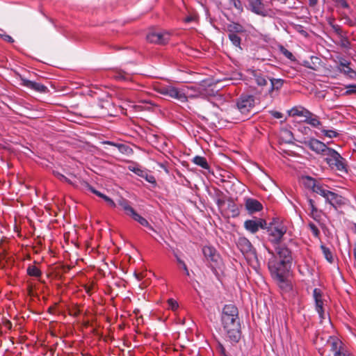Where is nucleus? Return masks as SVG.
<instances>
[{
    "label": "nucleus",
    "instance_id": "nucleus-1",
    "mask_svg": "<svg viewBox=\"0 0 356 356\" xmlns=\"http://www.w3.org/2000/svg\"><path fill=\"white\" fill-rule=\"evenodd\" d=\"M276 253H272L268 259V270L279 287L287 292L291 289V284L288 279L292 262L291 252L285 246H279L276 248Z\"/></svg>",
    "mask_w": 356,
    "mask_h": 356
},
{
    "label": "nucleus",
    "instance_id": "nucleus-2",
    "mask_svg": "<svg viewBox=\"0 0 356 356\" xmlns=\"http://www.w3.org/2000/svg\"><path fill=\"white\" fill-rule=\"evenodd\" d=\"M221 322L226 337L231 343H236L241 338V325L237 307L232 304L222 309Z\"/></svg>",
    "mask_w": 356,
    "mask_h": 356
},
{
    "label": "nucleus",
    "instance_id": "nucleus-3",
    "mask_svg": "<svg viewBox=\"0 0 356 356\" xmlns=\"http://www.w3.org/2000/svg\"><path fill=\"white\" fill-rule=\"evenodd\" d=\"M327 163L341 172H347L344 159L334 149L328 147L323 154Z\"/></svg>",
    "mask_w": 356,
    "mask_h": 356
},
{
    "label": "nucleus",
    "instance_id": "nucleus-4",
    "mask_svg": "<svg viewBox=\"0 0 356 356\" xmlns=\"http://www.w3.org/2000/svg\"><path fill=\"white\" fill-rule=\"evenodd\" d=\"M188 88H176L172 86H166L161 87L159 92L160 94L174 98L181 102L188 101Z\"/></svg>",
    "mask_w": 356,
    "mask_h": 356
},
{
    "label": "nucleus",
    "instance_id": "nucleus-5",
    "mask_svg": "<svg viewBox=\"0 0 356 356\" xmlns=\"http://www.w3.org/2000/svg\"><path fill=\"white\" fill-rule=\"evenodd\" d=\"M268 240L273 244H279L286 232V226L278 221H273L268 227Z\"/></svg>",
    "mask_w": 356,
    "mask_h": 356
},
{
    "label": "nucleus",
    "instance_id": "nucleus-6",
    "mask_svg": "<svg viewBox=\"0 0 356 356\" xmlns=\"http://www.w3.org/2000/svg\"><path fill=\"white\" fill-rule=\"evenodd\" d=\"M333 356H353L345 344L338 337L330 336L327 341Z\"/></svg>",
    "mask_w": 356,
    "mask_h": 356
},
{
    "label": "nucleus",
    "instance_id": "nucleus-7",
    "mask_svg": "<svg viewBox=\"0 0 356 356\" xmlns=\"http://www.w3.org/2000/svg\"><path fill=\"white\" fill-rule=\"evenodd\" d=\"M248 9L253 13L261 16H270L271 10L266 7L263 0H248Z\"/></svg>",
    "mask_w": 356,
    "mask_h": 356
},
{
    "label": "nucleus",
    "instance_id": "nucleus-8",
    "mask_svg": "<svg viewBox=\"0 0 356 356\" xmlns=\"http://www.w3.org/2000/svg\"><path fill=\"white\" fill-rule=\"evenodd\" d=\"M170 34L166 31H152L147 35V40L151 43L165 44L169 40Z\"/></svg>",
    "mask_w": 356,
    "mask_h": 356
},
{
    "label": "nucleus",
    "instance_id": "nucleus-9",
    "mask_svg": "<svg viewBox=\"0 0 356 356\" xmlns=\"http://www.w3.org/2000/svg\"><path fill=\"white\" fill-rule=\"evenodd\" d=\"M313 298L315 302L316 311L318 314L321 320H323L325 317V314L323 309V292L321 289L315 288L313 290Z\"/></svg>",
    "mask_w": 356,
    "mask_h": 356
},
{
    "label": "nucleus",
    "instance_id": "nucleus-10",
    "mask_svg": "<svg viewBox=\"0 0 356 356\" xmlns=\"http://www.w3.org/2000/svg\"><path fill=\"white\" fill-rule=\"evenodd\" d=\"M306 147L318 154L323 155L328 148L326 145L316 138H309L302 142Z\"/></svg>",
    "mask_w": 356,
    "mask_h": 356
},
{
    "label": "nucleus",
    "instance_id": "nucleus-11",
    "mask_svg": "<svg viewBox=\"0 0 356 356\" xmlns=\"http://www.w3.org/2000/svg\"><path fill=\"white\" fill-rule=\"evenodd\" d=\"M254 99L252 95L241 96L237 102V107L241 113H247L254 106Z\"/></svg>",
    "mask_w": 356,
    "mask_h": 356
},
{
    "label": "nucleus",
    "instance_id": "nucleus-12",
    "mask_svg": "<svg viewBox=\"0 0 356 356\" xmlns=\"http://www.w3.org/2000/svg\"><path fill=\"white\" fill-rule=\"evenodd\" d=\"M22 85L29 89L40 93H45L48 88L44 85L26 79H22Z\"/></svg>",
    "mask_w": 356,
    "mask_h": 356
},
{
    "label": "nucleus",
    "instance_id": "nucleus-13",
    "mask_svg": "<svg viewBox=\"0 0 356 356\" xmlns=\"http://www.w3.org/2000/svg\"><path fill=\"white\" fill-rule=\"evenodd\" d=\"M202 253L208 261L213 262L216 265L218 264L220 255L214 248L205 245L202 248Z\"/></svg>",
    "mask_w": 356,
    "mask_h": 356
},
{
    "label": "nucleus",
    "instance_id": "nucleus-14",
    "mask_svg": "<svg viewBox=\"0 0 356 356\" xmlns=\"http://www.w3.org/2000/svg\"><path fill=\"white\" fill-rule=\"evenodd\" d=\"M350 63L344 58L339 60V70L352 79H356V71L350 67Z\"/></svg>",
    "mask_w": 356,
    "mask_h": 356
},
{
    "label": "nucleus",
    "instance_id": "nucleus-15",
    "mask_svg": "<svg viewBox=\"0 0 356 356\" xmlns=\"http://www.w3.org/2000/svg\"><path fill=\"white\" fill-rule=\"evenodd\" d=\"M325 202L337 209L338 206H341L345 204V199L341 195L330 191L325 199Z\"/></svg>",
    "mask_w": 356,
    "mask_h": 356
},
{
    "label": "nucleus",
    "instance_id": "nucleus-16",
    "mask_svg": "<svg viewBox=\"0 0 356 356\" xmlns=\"http://www.w3.org/2000/svg\"><path fill=\"white\" fill-rule=\"evenodd\" d=\"M245 206L249 213L260 211L263 209L261 203L253 198H247L245 202Z\"/></svg>",
    "mask_w": 356,
    "mask_h": 356
},
{
    "label": "nucleus",
    "instance_id": "nucleus-17",
    "mask_svg": "<svg viewBox=\"0 0 356 356\" xmlns=\"http://www.w3.org/2000/svg\"><path fill=\"white\" fill-rule=\"evenodd\" d=\"M237 246L243 253H249L252 251L253 247L250 241L244 237H239L237 241Z\"/></svg>",
    "mask_w": 356,
    "mask_h": 356
},
{
    "label": "nucleus",
    "instance_id": "nucleus-18",
    "mask_svg": "<svg viewBox=\"0 0 356 356\" xmlns=\"http://www.w3.org/2000/svg\"><path fill=\"white\" fill-rule=\"evenodd\" d=\"M244 227L251 233H256L262 227L261 220H247L244 222Z\"/></svg>",
    "mask_w": 356,
    "mask_h": 356
},
{
    "label": "nucleus",
    "instance_id": "nucleus-19",
    "mask_svg": "<svg viewBox=\"0 0 356 356\" xmlns=\"http://www.w3.org/2000/svg\"><path fill=\"white\" fill-rule=\"evenodd\" d=\"M251 74L259 86H265L267 84L266 76L260 70H252Z\"/></svg>",
    "mask_w": 356,
    "mask_h": 356
},
{
    "label": "nucleus",
    "instance_id": "nucleus-20",
    "mask_svg": "<svg viewBox=\"0 0 356 356\" xmlns=\"http://www.w3.org/2000/svg\"><path fill=\"white\" fill-rule=\"evenodd\" d=\"M303 122L314 128H318L321 125V122L319 120L318 116L310 111L309 114L306 115V118L303 120Z\"/></svg>",
    "mask_w": 356,
    "mask_h": 356
},
{
    "label": "nucleus",
    "instance_id": "nucleus-21",
    "mask_svg": "<svg viewBox=\"0 0 356 356\" xmlns=\"http://www.w3.org/2000/svg\"><path fill=\"white\" fill-rule=\"evenodd\" d=\"M289 114L291 116H300L305 118L306 115L309 114V111L303 106H294L289 111Z\"/></svg>",
    "mask_w": 356,
    "mask_h": 356
},
{
    "label": "nucleus",
    "instance_id": "nucleus-22",
    "mask_svg": "<svg viewBox=\"0 0 356 356\" xmlns=\"http://www.w3.org/2000/svg\"><path fill=\"white\" fill-rule=\"evenodd\" d=\"M131 218H133L134 220L138 222L141 225L146 227L149 228L150 230L155 231L152 226L149 225L148 221L143 217H142L140 215H139L136 211L133 212V213L130 216Z\"/></svg>",
    "mask_w": 356,
    "mask_h": 356
},
{
    "label": "nucleus",
    "instance_id": "nucleus-23",
    "mask_svg": "<svg viewBox=\"0 0 356 356\" xmlns=\"http://www.w3.org/2000/svg\"><path fill=\"white\" fill-rule=\"evenodd\" d=\"M302 181L305 187L312 191H314V189H315L318 184V182L315 179L309 176L302 177Z\"/></svg>",
    "mask_w": 356,
    "mask_h": 356
},
{
    "label": "nucleus",
    "instance_id": "nucleus-24",
    "mask_svg": "<svg viewBox=\"0 0 356 356\" xmlns=\"http://www.w3.org/2000/svg\"><path fill=\"white\" fill-rule=\"evenodd\" d=\"M227 29L229 33L236 34L243 33L245 31L244 27L237 22H232L229 24Z\"/></svg>",
    "mask_w": 356,
    "mask_h": 356
},
{
    "label": "nucleus",
    "instance_id": "nucleus-25",
    "mask_svg": "<svg viewBox=\"0 0 356 356\" xmlns=\"http://www.w3.org/2000/svg\"><path fill=\"white\" fill-rule=\"evenodd\" d=\"M118 204L119 206L122 207V209L124 211L125 213L130 216L133 212L135 211L134 208H132L129 204L128 200L124 198H121L118 201Z\"/></svg>",
    "mask_w": 356,
    "mask_h": 356
},
{
    "label": "nucleus",
    "instance_id": "nucleus-26",
    "mask_svg": "<svg viewBox=\"0 0 356 356\" xmlns=\"http://www.w3.org/2000/svg\"><path fill=\"white\" fill-rule=\"evenodd\" d=\"M269 80L270 81V87L268 90L269 93H272L273 91L275 90H280L282 87L283 83H284V80L282 79L272 78V79H270Z\"/></svg>",
    "mask_w": 356,
    "mask_h": 356
},
{
    "label": "nucleus",
    "instance_id": "nucleus-27",
    "mask_svg": "<svg viewBox=\"0 0 356 356\" xmlns=\"http://www.w3.org/2000/svg\"><path fill=\"white\" fill-rule=\"evenodd\" d=\"M104 143L116 147L118 149V150L122 154H128L131 151L130 147L124 144L115 143L113 141L109 140L104 141Z\"/></svg>",
    "mask_w": 356,
    "mask_h": 356
},
{
    "label": "nucleus",
    "instance_id": "nucleus-28",
    "mask_svg": "<svg viewBox=\"0 0 356 356\" xmlns=\"http://www.w3.org/2000/svg\"><path fill=\"white\" fill-rule=\"evenodd\" d=\"M193 162L201 167L203 169L208 170L209 168V165L206 160V159L203 156H196L193 159Z\"/></svg>",
    "mask_w": 356,
    "mask_h": 356
},
{
    "label": "nucleus",
    "instance_id": "nucleus-29",
    "mask_svg": "<svg viewBox=\"0 0 356 356\" xmlns=\"http://www.w3.org/2000/svg\"><path fill=\"white\" fill-rule=\"evenodd\" d=\"M321 249L325 259L330 263L332 264L334 262V257L332 252L330 250L329 248L326 247L323 244L321 245Z\"/></svg>",
    "mask_w": 356,
    "mask_h": 356
},
{
    "label": "nucleus",
    "instance_id": "nucleus-30",
    "mask_svg": "<svg viewBox=\"0 0 356 356\" xmlns=\"http://www.w3.org/2000/svg\"><path fill=\"white\" fill-rule=\"evenodd\" d=\"M112 77L118 81H128L129 75L121 70H117L113 72Z\"/></svg>",
    "mask_w": 356,
    "mask_h": 356
},
{
    "label": "nucleus",
    "instance_id": "nucleus-31",
    "mask_svg": "<svg viewBox=\"0 0 356 356\" xmlns=\"http://www.w3.org/2000/svg\"><path fill=\"white\" fill-rule=\"evenodd\" d=\"M330 191L327 190L323 185L318 183L316 188L314 189L313 192L319 194L325 200Z\"/></svg>",
    "mask_w": 356,
    "mask_h": 356
},
{
    "label": "nucleus",
    "instance_id": "nucleus-32",
    "mask_svg": "<svg viewBox=\"0 0 356 356\" xmlns=\"http://www.w3.org/2000/svg\"><path fill=\"white\" fill-rule=\"evenodd\" d=\"M27 274L30 276L38 277L41 275L40 270L35 266L31 265L27 268Z\"/></svg>",
    "mask_w": 356,
    "mask_h": 356
},
{
    "label": "nucleus",
    "instance_id": "nucleus-33",
    "mask_svg": "<svg viewBox=\"0 0 356 356\" xmlns=\"http://www.w3.org/2000/svg\"><path fill=\"white\" fill-rule=\"evenodd\" d=\"M308 202H309V205L311 209V215H312V218L314 220H318V218L320 217V216L318 213V211L317 208L314 205V200L312 199H309Z\"/></svg>",
    "mask_w": 356,
    "mask_h": 356
},
{
    "label": "nucleus",
    "instance_id": "nucleus-34",
    "mask_svg": "<svg viewBox=\"0 0 356 356\" xmlns=\"http://www.w3.org/2000/svg\"><path fill=\"white\" fill-rule=\"evenodd\" d=\"M228 37L233 45L241 49V39L237 34L229 33Z\"/></svg>",
    "mask_w": 356,
    "mask_h": 356
},
{
    "label": "nucleus",
    "instance_id": "nucleus-35",
    "mask_svg": "<svg viewBox=\"0 0 356 356\" xmlns=\"http://www.w3.org/2000/svg\"><path fill=\"white\" fill-rule=\"evenodd\" d=\"M129 170L140 177L146 175L147 170L139 166H129Z\"/></svg>",
    "mask_w": 356,
    "mask_h": 356
},
{
    "label": "nucleus",
    "instance_id": "nucleus-36",
    "mask_svg": "<svg viewBox=\"0 0 356 356\" xmlns=\"http://www.w3.org/2000/svg\"><path fill=\"white\" fill-rule=\"evenodd\" d=\"M175 257L176 258L177 262L181 266L182 269L184 270V273L186 276H190V272L187 268L186 264L185 262L177 254L175 253Z\"/></svg>",
    "mask_w": 356,
    "mask_h": 356
},
{
    "label": "nucleus",
    "instance_id": "nucleus-37",
    "mask_svg": "<svg viewBox=\"0 0 356 356\" xmlns=\"http://www.w3.org/2000/svg\"><path fill=\"white\" fill-rule=\"evenodd\" d=\"M279 50L288 59L291 60H295V57L293 55V54L289 51V50H287L285 47H284L283 46H280L279 47Z\"/></svg>",
    "mask_w": 356,
    "mask_h": 356
},
{
    "label": "nucleus",
    "instance_id": "nucleus-38",
    "mask_svg": "<svg viewBox=\"0 0 356 356\" xmlns=\"http://www.w3.org/2000/svg\"><path fill=\"white\" fill-rule=\"evenodd\" d=\"M229 3L234 6L240 13L243 12V7L240 0H228Z\"/></svg>",
    "mask_w": 356,
    "mask_h": 356
},
{
    "label": "nucleus",
    "instance_id": "nucleus-39",
    "mask_svg": "<svg viewBox=\"0 0 356 356\" xmlns=\"http://www.w3.org/2000/svg\"><path fill=\"white\" fill-rule=\"evenodd\" d=\"M308 226L309 227V229L312 232V234L314 235V236L319 238L320 231H319L318 228L317 227V226L315 224H314L313 222H309Z\"/></svg>",
    "mask_w": 356,
    "mask_h": 356
},
{
    "label": "nucleus",
    "instance_id": "nucleus-40",
    "mask_svg": "<svg viewBox=\"0 0 356 356\" xmlns=\"http://www.w3.org/2000/svg\"><path fill=\"white\" fill-rule=\"evenodd\" d=\"M168 304L169 306V308H170L172 311H175L179 307V304L177 300L170 298L168 300Z\"/></svg>",
    "mask_w": 356,
    "mask_h": 356
},
{
    "label": "nucleus",
    "instance_id": "nucleus-41",
    "mask_svg": "<svg viewBox=\"0 0 356 356\" xmlns=\"http://www.w3.org/2000/svg\"><path fill=\"white\" fill-rule=\"evenodd\" d=\"M54 175L60 181H64V182H67V183H68L70 184H73V183H72V181L71 180H70L67 177H66L65 176H64L61 173L56 172H54Z\"/></svg>",
    "mask_w": 356,
    "mask_h": 356
},
{
    "label": "nucleus",
    "instance_id": "nucleus-42",
    "mask_svg": "<svg viewBox=\"0 0 356 356\" xmlns=\"http://www.w3.org/2000/svg\"><path fill=\"white\" fill-rule=\"evenodd\" d=\"M86 186L88 188V190H90L92 193L95 194L96 195H97L98 197L102 198L103 200H104V197L106 196V195H104L102 193L97 191L95 188H94L92 186H90L88 184H87Z\"/></svg>",
    "mask_w": 356,
    "mask_h": 356
},
{
    "label": "nucleus",
    "instance_id": "nucleus-43",
    "mask_svg": "<svg viewBox=\"0 0 356 356\" xmlns=\"http://www.w3.org/2000/svg\"><path fill=\"white\" fill-rule=\"evenodd\" d=\"M322 132L328 138H334L337 136V133L334 130H323Z\"/></svg>",
    "mask_w": 356,
    "mask_h": 356
},
{
    "label": "nucleus",
    "instance_id": "nucleus-44",
    "mask_svg": "<svg viewBox=\"0 0 356 356\" xmlns=\"http://www.w3.org/2000/svg\"><path fill=\"white\" fill-rule=\"evenodd\" d=\"M337 6L343 8H349V5L346 0H334Z\"/></svg>",
    "mask_w": 356,
    "mask_h": 356
},
{
    "label": "nucleus",
    "instance_id": "nucleus-45",
    "mask_svg": "<svg viewBox=\"0 0 356 356\" xmlns=\"http://www.w3.org/2000/svg\"><path fill=\"white\" fill-rule=\"evenodd\" d=\"M346 88L347 94H356V84H350Z\"/></svg>",
    "mask_w": 356,
    "mask_h": 356
},
{
    "label": "nucleus",
    "instance_id": "nucleus-46",
    "mask_svg": "<svg viewBox=\"0 0 356 356\" xmlns=\"http://www.w3.org/2000/svg\"><path fill=\"white\" fill-rule=\"evenodd\" d=\"M0 37L5 41L9 42V43H13L14 42V40L13 38L9 35H7L6 33H0Z\"/></svg>",
    "mask_w": 356,
    "mask_h": 356
},
{
    "label": "nucleus",
    "instance_id": "nucleus-47",
    "mask_svg": "<svg viewBox=\"0 0 356 356\" xmlns=\"http://www.w3.org/2000/svg\"><path fill=\"white\" fill-rule=\"evenodd\" d=\"M104 200L112 208H115L116 207L115 202L109 197L106 196L104 197Z\"/></svg>",
    "mask_w": 356,
    "mask_h": 356
},
{
    "label": "nucleus",
    "instance_id": "nucleus-48",
    "mask_svg": "<svg viewBox=\"0 0 356 356\" xmlns=\"http://www.w3.org/2000/svg\"><path fill=\"white\" fill-rule=\"evenodd\" d=\"M142 178L145 179V180L147 181H148L149 183L154 184L156 181L155 178L152 175H149L147 171H146V175H145L144 177H142Z\"/></svg>",
    "mask_w": 356,
    "mask_h": 356
},
{
    "label": "nucleus",
    "instance_id": "nucleus-49",
    "mask_svg": "<svg viewBox=\"0 0 356 356\" xmlns=\"http://www.w3.org/2000/svg\"><path fill=\"white\" fill-rule=\"evenodd\" d=\"M271 115L277 119H280L282 118V114L280 112L278 111H271Z\"/></svg>",
    "mask_w": 356,
    "mask_h": 356
},
{
    "label": "nucleus",
    "instance_id": "nucleus-50",
    "mask_svg": "<svg viewBox=\"0 0 356 356\" xmlns=\"http://www.w3.org/2000/svg\"><path fill=\"white\" fill-rule=\"evenodd\" d=\"M194 20H195V17H193V16H188V17L185 18V22H193Z\"/></svg>",
    "mask_w": 356,
    "mask_h": 356
},
{
    "label": "nucleus",
    "instance_id": "nucleus-51",
    "mask_svg": "<svg viewBox=\"0 0 356 356\" xmlns=\"http://www.w3.org/2000/svg\"><path fill=\"white\" fill-rule=\"evenodd\" d=\"M318 2V0H309V5L311 6H314Z\"/></svg>",
    "mask_w": 356,
    "mask_h": 356
},
{
    "label": "nucleus",
    "instance_id": "nucleus-52",
    "mask_svg": "<svg viewBox=\"0 0 356 356\" xmlns=\"http://www.w3.org/2000/svg\"><path fill=\"white\" fill-rule=\"evenodd\" d=\"M136 111H142L143 109V106L140 105L136 106Z\"/></svg>",
    "mask_w": 356,
    "mask_h": 356
},
{
    "label": "nucleus",
    "instance_id": "nucleus-53",
    "mask_svg": "<svg viewBox=\"0 0 356 356\" xmlns=\"http://www.w3.org/2000/svg\"><path fill=\"white\" fill-rule=\"evenodd\" d=\"M353 257L355 260L356 261V245L353 248Z\"/></svg>",
    "mask_w": 356,
    "mask_h": 356
},
{
    "label": "nucleus",
    "instance_id": "nucleus-54",
    "mask_svg": "<svg viewBox=\"0 0 356 356\" xmlns=\"http://www.w3.org/2000/svg\"><path fill=\"white\" fill-rule=\"evenodd\" d=\"M222 203V201L220 199L217 200L216 204L220 207Z\"/></svg>",
    "mask_w": 356,
    "mask_h": 356
},
{
    "label": "nucleus",
    "instance_id": "nucleus-55",
    "mask_svg": "<svg viewBox=\"0 0 356 356\" xmlns=\"http://www.w3.org/2000/svg\"><path fill=\"white\" fill-rule=\"evenodd\" d=\"M234 216H236L238 214V210H233Z\"/></svg>",
    "mask_w": 356,
    "mask_h": 356
},
{
    "label": "nucleus",
    "instance_id": "nucleus-56",
    "mask_svg": "<svg viewBox=\"0 0 356 356\" xmlns=\"http://www.w3.org/2000/svg\"><path fill=\"white\" fill-rule=\"evenodd\" d=\"M348 44V42L347 40H346L345 42H343V45L344 47H346Z\"/></svg>",
    "mask_w": 356,
    "mask_h": 356
},
{
    "label": "nucleus",
    "instance_id": "nucleus-57",
    "mask_svg": "<svg viewBox=\"0 0 356 356\" xmlns=\"http://www.w3.org/2000/svg\"><path fill=\"white\" fill-rule=\"evenodd\" d=\"M355 150L356 151V143H355Z\"/></svg>",
    "mask_w": 356,
    "mask_h": 356
}]
</instances>
